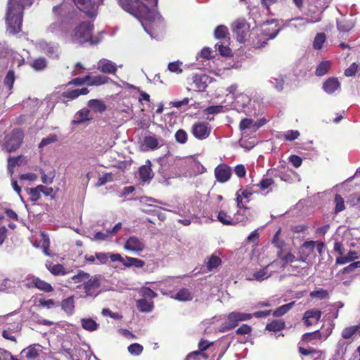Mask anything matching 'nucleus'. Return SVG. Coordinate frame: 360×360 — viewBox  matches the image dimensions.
Segmentation results:
<instances>
[{
  "instance_id": "6ab92c4d",
  "label": "nucleus",
  "mask_w": 360,
  "mask_h": 360,
  "mask_svg": "<svg viewBox=\"0 0 360 360\" xmlns=\"http://www.w3.org/2000/svg\"><path fill=\"white\" fill-rule=\"evenodd\" d=\"M30 287H34L45 292H50L53 290V288L50 283L35 276L32 278Z\"/></svg>"
},
{
  "instance_id": "423d86ee",
  "label": "nucleus",
  "mask_w": 360,
  "mask_h": 360,
  "mask_svg": "<svg viewBox=\"0 0 360 360\" xmlns=\"http://www.w3.org/2000/svg\"><path fill=\"white\" fill-rule=\"evenodd\" d=\"M279 30L270 33L269 29H264L259 32L250 33L252 45L255 49H259L264 46L269 39H272L276 37Z\"/></svg>"
},
{
  "instance_id": "dca6fc26",
  "label": "nucleus",
  "mask_w": 360,
  "mask_h": 360,
  "mask_svg": "<svg viewBox=\"0 0 360 360\" xmlns=\"http://www.w3.org/2000/svg\"><path fill=\"white\" fill-rule=\"evenodd\" d=\"M160 147L159 139L155 134L150 133L144 136L141 144L143 151L154 150Z\"/></svg>"
},
{
  "instance_id": "774afa93",
  "label": "nucleus",
  "mask_w": 360,
  "mask_h": 360,
  "mask_svg": "<svg viewBox=\"0 0 360 360\" xmlns=\"http://www.w3.org/2000/svg\"><path fill=\"white\" fill-rule=\"evenodd\" d=\"M40 193L41 192L40 190L38 188V186H36L35 188H30L29 191L30 200L32 202L37 201L41 197Z\"/></svg>"
},
{
  "instance_id": "58836bf2",
  "label": "nucleus",
  "mask_w": 360,
  "mask_h": 360,
  "mask_svg": "<svg viewBox=\"0 0 360 360\" xmlns=\"http://www.w3.org/2000/svg\"><path fill=\"white\" fill-rule=\"evenodd\" d=\"M277 256L283 262L282 264V267L283 268L285 267L288 264L292 263L295 261V256L292 253L288 252L283 255V249L277 252Z\"/></svg>"
},
{
  "instance_id": "603ef678",
  "label": "nucleus",
  "mask_w": 360,
  "mask_h": 360,
  "mask_svg": "<svg viewBox=\"0 0 360 360\" xmlns=\"http://www.w3.org/2000/svg\"><path fill=\"white\" fill-rule=\"evenodd\" d=\"M321 338V335L319 330H316L312 333H306L302 336V341L310 342L313 340H319Z\"/></svg>"
},
{
  "instance_id": "0e129e2a",
  "label": "nucleus",
  "mask_w": 360,
  "mask_h": 360,
  "mask_svg": "<svg viewBox=\"0 0 360 360\" xmlns=\"http://www.w3.org/2000/svg\"><path fill=\"white\" fill-rule=\"evenodd\" d=\"M224 110V106L221 105H212L206 108L205 109V112L207 115H212V114H218L220 112H222Z\"/></svg>"
},
{
  "instance_id": "c85d7f7f",
  "label": "nucleus",
  "mask_w": 360,
  "mask_h": 360,
  "mask_svg": "<svg viewBox=\"0 0 360 360\" xmlns=\"http://www.w3.org/2000/svg\"><path fill=\"white\" fill-rule=\"evenodd\" d=\"M193 293L188 288H181L174 295V299L181 302L191 301L193 298Z\"/></svg>"
},
{
  "instance_id": "6e6552de",
  "label": "nucleus",
  "mask_w": 360,
  "mask_h": 360,
  "mask_svg": "<svg viewBox=\"0 0 360 360\" xmlns=\"http://www.w3.org/2000/svg\"><path fill=\"white\" fill-rule=\"evenodd\" d=\"M212 127L206 122H195L191 128V133L198 140H204L209 137Z\"/></svg>"
},
{
  "instance_id": "5fc2aeb1",
  "label": "nucleus",
  "mask_w": 360,
  "mask_h": 360,
  "mask_svg": "<svg viewBox=\"0 0 360 360\" xmlns=\"http://www.w3.org/2000/svg\"><path fill=\"white\" fill-rule=\"evenodd\" d=\"M310 297L312 298L316 297L319 300H324L328 297V292L326 290L320 288L310 292Z\"/></svg>"
},
{
  "instance_id": "c9c22d12",
  "label": "nucleus",
  "mask_w": 360,
  "mask_h": 360,
  "mask_svg": "<svg viewBox=\"0 0 360 360\" xmlns=\"http://www.w3.org/2000/svg\"><path fill=\"white\" fill-rule=\"evenodd\" d=\"M359 256L356 251L350 250L347 255L337 257L335 262L337 264H345L349 262L354 261Z\"/></svg>"
},
{
  "instance_id": "79ce46f5",
  "label": "nucleus",
  "mask_w": 360,
  "mask_h": 360,
  "mask_svg": "<svg viewBox=\"0 0 360 360\" xmlns=\"http://www.w3.org/2000/svg\"><path fill=\"white\" fill-rule=\"evenodd\" d=\"M81 323L82 328L88 331H94L98 327V324L91 319H82Z\"/></svg>"
},
{
  "instance_id": "7ed1b4c3",
  "label": "nucleus",
  "mask_w": 360,
  "mask_h": 360,
  "mask_svg": "<svg viewBox=\"0 0 360 360\" xmlns=\"http://www.w3.org/2000/svg\"><path fill=\"white\" fill-rule=\"evenodd\" d=\"M119 4L127 12L140 19L149 13V8L140 0H119Z\"/></svg>"
},
{
  "instance_id": "c03bdc74",
  "label": "nucleus",
  "mask_w": 360,
  "mask_h": 360,
  "mask_svg": "<svg viewBox=\"0 0 360 360\" xmlns=\"http://www.w3.org/2000/svg\"><path fill=\"white\" fill-rule=\"evenodd\" d=\"M229 34V30L225 25L217 26L214 32V37L217 39H223L228 37Z\"/></svg>"
},
{
  "instance_id": "f8f14e48",
  "label": "nucleus",
  "mask_w": 360,
  "mask_h": 360,
  "mask_svg": "<svg viewBox=\"0 0 360 360\" xmlns=\"http://www.w3.org/2000/svg\"><path fill=\"white\" fill-rule=\"evenodd\" d=\"M89 92V90L87 87L67 90L60 94V99L63 103L68 105V101L76 99L81 95H86Z\"/></svg>"
},
{
  "instance_id": "393cba45",
  "label": "nucleus",
  "mask_w": 360,
  "mask_h": 360,
  "mask_svg": "<svg viewBox=\"0 0 360 360\" xmlns=\"http://www.w3.org/2000/svg\"><path fill=\"white\" fill-rule=\"evenodd\" d=\"M41 352V346L39 345H32L22 351V354L29 359L34 360L39 356V354Z\"/></svg>"
},
{
  "instance_id": "1a4fd4ad",
  "label": "nucleus",
  "mask_w": 360,
  "mask_h": 360,
  "mask_svg": "<svg viewBox=\"0 0 360 360\" xmlns=\"http://www.w3.org/2000/svg\"><path fill=\"white\" fill-rule=\"evenodd\" d=\"M101 285V282L99 276H90L89 279H87L83 284L86 296L96 297L98 295L97 291L100 288Z\"/></svg>"
},
{
  "instance_id": "49530a36",
  "label": "nucleus",
  "mask_w": 360,
  "mask_h": 360,
  "mask_svg": "<svg viewBox=\"0 0 360 360\" xmlns=\"http://www.w3.org/2000/svg\"><path fill=\"white\" fill-rule=\"evenodd\" d=\"M326 36L325 33L320 32L316 34L313 41V48L315 50H320L323 47V44L325 43Z\"/></svg>"
},
{
  "instance_id": "8fccbe9b",
  "label": "nucleus",
  "mask_w": 360,
  "mask_h": 360,
  "mask_svg": "<svg viewBox=\"0 0 360 360\" xmlns=\"http://www.w3.org/2000/svg\"><path fill=\"white\" fill-rule=\"evenodd\" d=\"M334 202L335 203V207L334 210V213L335 214L343 211L345 209V200L340 195L335 194Z\"/></svg>"
},
{
  "instance_id": "f03ea898",
  "label": "nucleus",
  "mask_w": 360,
  "mask_h": 360,
  "mask_svg": "<svg viewBox=\"0 0 360 360\" xmlns=\"http://www.w3.org/2000/svg\"><path fill=\"white\" fill-rule=\"evenodd\" d=\"M94 25L90 22H80L71 32L72 42L82 44L90 41L92 38Z\"/></svg>"
},
{
  "instance_id": "69168bd1",
  "label": "nucleus",
  "mask_w": 360,
  "mask_h": 360,
  "mask_svg": "<svg viewBox=\"0 0 360 360\" xmlns=\"http://www.w3.org/2000/svg\"><path fill=\"white\" fill-rule=\"evenodd\" d=\"M113 180V174L110 172L105 173L102 176H101L97 182L98 186H101L105 185L107 182H110Z\"/></svg>"
},
{
  "instance_id": "2f4dec72",
  "label": "nucleus",
  "mask_w": 360,
  "mask_h": 360,
  "mask_svg": "<svg viewBox=\"0 0 360 360\" xmlns=\"http://www.w3.org/2000/svg\"><path fill=\"white\" fill-rule=\"evenodd\" d=\"M90 113V111L87 108H83L79 110L75 114V120L72 121L73 124H81L85 121L90 120L91 118L89 117V115Z\"/></svg>"
},
{
  "instance_id": "4c0bfd02",
  "label": "nucleus",
  "mask_w": 360,
  "mask_h": 360,
  "mask_svg": "<svg viewBox=\"0 0 360 360\" xmlns=\"http://www.w3.org/2000/svg\"><path fill=\"white\" fill-rule=\"evenodd\" d=\"M212 344V342H209L207 340L202 339L198 343L199 350L191 352L188 355V358L195 357L199 354H202V352L207 350Z\"/></svg>"
},
{
  "instance_id": "7c9ffc66",
  "label": "nucleus",
  "mask_w": 360,
  "mask_h": 360,
  "mask_svg": "<svg viewBox=\"0 0 360 360\" xmlns=\"http://www.w3.org/2000/svg\"><path fill=\"white\" fill-rule=\"evenodd\" d=\"M88 105L95 112L102 113L106 110V105L104 102L98 99L89 100Z\"/></svg>"
},
{
  "instance_id": "f257e3e1",
  "label": "nucleus",
  "mask_w": 360,
  "mask_h": 360,
  "mask_svg": "<svg viewBox=\"0 0 360 360\" xmlns=\"http://www.w3.org/2000/svg\"><path fill=\"white\" fill-rule=\"evenodd\" d=\"M24 7L8 4L6 21L11 34L19 33L22 30V11Z\"/></svg>"
},
{
  "instance_id": "a878e982",
  "label": "nucleus",
  "mask_w": 360,
  "mask_h": 360,
  "mask_svg": "<svg viewBox=\"0 0 360 360\" xmlns=\"http://www.w3.org/2000/svg\"><path fill=\"white\" fill-rule=\"evenodd\" d=\"M60 306L67 315H72L75 313V308L74 296L72 295L63 300L61 301Z\"/></svg>"
},
{
  "instance_id": "cd10ccee",
  "label": "nucleus",
  "mask_w": 360,
  "mask_h": 360,
  "mask_svg": "<svg viewBox=\"0 0 360 360\" xmlns=\"http://www.w3.org/2000/svg\"><path fill=\"white\" fill-rule=\"evenodd\" d=\"M276 262L274 261L271 264L266 265L264 268L259 269V271L255 272L252 274V278H250V280H256L259 281H264V279L268 278L271 276V274L268 271V268L274 264Z\"/></svg>"
},
{
  "instance_id": "412c9836",
  "label": "nucleus",
  "mask_w": 360,
  "mask_h": 360,
  "mask_svg": "<svg viewBox=\"0 0 360 360\" xmlns=\"http://www.w3.org/2000/svg\"><path fill=\"white\" fill-rule=\"evenodd\" d=\"M27 161L26 158L20 155L16 157H9L8 158V171L11 175L14 173V169L16 166H20L22 165H26Z\"/></svg>"
},
{
  "instance_id": "a19ab883",
  "label": "nucleus",
  "mask_w": 360,
  "mask_h": 360,
  "mask_svg": "<svg viewBox=\"0 0 360 360\" xmlns=\"http://www.w3.org/2000/svg\"><path fill=\"white\" fill-rule=\"evenodd\" d=\"M15 80V76L14 71L12 70H8L4 78V84L8 89L9 94H11V90L13 89Z\"/></svg>"
},
{
  "instance_id": "72a5a7b5",
  "label": "nucleus",
  "mask_w": 360,
  "mask_h": 360,
  "mask_svg": "<svg viewBox=\"0 0 360 360\" xmlns=\"http://www.w3.org/2000/svg\"><path fill=\"white\" fill-rule=\"evenodd\" d=\"M136 307L139 311L150 312L153 308V302L146 299H141L136 301Z\"/></svg>"
},
{
  "instance_id": "aec40b11",
  "label": "nucleus",
  "mask_w": 360,
  "mask_h": 360,
  "mask_svg": "<svg viewBox=\"0 0 360 360\" xmlns=\"http://www.w3.org/2000/svg\"><path fill=\"white\" fill-rule=\"evenodd\" d=\"M152 164L150 160H147L146 165L140 167L139 173L140 179L143 181H147L153 179L154 174L151 168Z\"/></svg>"
},
{
  "instance_id": "864d4df0",
  "label": "nucleus",
  "mask_w": 360,
  "mask_h": 360,
  "mask_svg": "<svg viewBox=\"0 0 360 360\" xmlns=\"http://www.w3.org/2000/svg\"><path fill=\"white\" fill-rule=\"evenodd\" d=\"M174 137L176 141L181 144L186 143L188 140V134L186 131L182 129H180L176 131Z\"/></svg>"
},
{
  "instance_id": "2eb2a0df",
  "label": "nucleus",
  "mask_w": 360,
  "mask_h": 360,
  "mask_svg": "<svg viewBox=\"0 0 360 360\" xmlns=\"http://www.w3.org/2000/svg\"><path fill=\"white\" fill-rule=\"evenodd\" d=\"M209 82V77L206 75L195 74L192 76V83L191 86L195 91H204Z\"/></svg>"
},
{
  "instance_id": "9d476101",
  "label": "nucleus",
  "mask_w": 360,
  "mask_h": 360,
  "mask_svg": "<svg viewBox=\"0 0 360 360\" xmlns=\"http://www.w3.org/2000/svg\"><path fill=\"white\" fill-rule=\"evenodd\" d=\"M73 1L77 8L89 17L92 18L97 15L98 8L94 0H73Z\"/></svg>"
},
{
  "instance_id": "b1692460",
  "label": "nucleus",
  "mask_w": 360,
  "mask_h": 360,
  "mask_svg": "<svg viewBox=\"0 0 360 360\" xmlns=\"http://www.w3.org/2000/svg\"><path fill=\"white\" fill-rule=\"evenodd\" d=\"M44 53L49 58L53 59H58L60 56L58 45L51 43H46L43 45Z\"/></svg>"
},
{
  "instance_id": "e2e57ef3",
  "label": "nucleus",
  "mask_w": 360,
  "mask_h": 360,
  "mask_svg": "<svg viewBox=\"0 0 360 360\" xmlns=\"http://www.w3.org/2000/svg\"><path fill=\"white\" fill-rule=\"evenodd\" d=\"M355 333H356V328L353 326L345 328L342 331V337L344 339H350Z\"/></svg>"
},
{
  "instance_id": "680f3d73",
  "label": "nucleus",
  "mask_w": 360,
  "mask_h": 360,
  "mask_svg": "<svg viewBox=\"0 0 360 360\" xmlns=\"http://www.w3.org/2000/svg\"><path fill=\"white\" fill-rule=\"evenodd\" d=\"M298 351H299V353L303 356H308V355L316 354L321 353L320 350L313 348V347L304 348L302 347H299Z\"/></svg>"
},
{
  "instance_id": "de8ad7c7",
  "label": "nucleus",
  "mask_w": 360,
  "mask_h": 360,
  "mask_svg": "<svg viewBox=\"0 0 360 360\" xmlns=\"http://www.w3.org/2000/svg\"><path fill=\"white\" fill-rule=\"evenodd\" d=\"M110 79L108 77L103 75H97L93 77L91 82L88 83L89 86H100L108 83Z\"/></svg>"
},
{
  "instance_id": "ddd939ff",
  "label": "nucleus",
  "mask_w": 360,
  "mask_h": 360,
  "mask_svg": "<svg viewBox=\"0 0 360 360\" xmlns=\"http://www.w3.org/2000/svg\"><path fill=\"white\" fill-rule=\"evenodd\" d=\"M253 191L251 189L246 188L245 190H238L236 193V206L240 210H249L250 207L246 206L243 202V199H245V202H250V198L253 194Z\"/></svg>"
},
{
  "instance_id": "5701e85b",
  "label": "nucleus",
  "mask_w": 360,
  "mask_h": 360,
  "mask_svg": "<svg viewBox=\"0 0 360 360\" xmlns=\"http://www.w3.org/2000/svg\"><path fill=\"white\" fill-rule=\"evenodd\" d=\"M286 328L285 322L283 319H274L265 326V330L269 332H280Z\"/></svg>"
},
{
  "instance_id": "338daca9",
  "label": "nucleus",
  "mask_w": 360,
  "mask_h": 360,
  "mask_svg": "<svg viewBox=\"0 0 360 360\" xmlns=\"http://www.w3.org/2000/svg\"><path fill=\"white\" fill-rule=\"evenodd\" d=\"M56 141L57 136L56 134H51L41 141L39 144V148H43L49 144L56 142Z\"/></svg>"
},
{
  "instance_id": "f3484780",
  "label": "nucleus",
  "mask_w": 360,
  "mask_h": 360,
  "mask_svg": "<svg viewBox=\"0 0 360 360\" xmlns=\"http://www.w3.org/2000/svg\"><path fill=\"white\" fill-rule=\"evenodd\" d=\"M98 70L105 74H115L117 70L115 63L110 60L102 58L98 62Z\"/></svg>"
},
{
  "instance_id": "0eeeda50",
  "label": "nucleus",
  "mask_w": 360,
  "mask_h": 360,
  "mask_svg": "<svg viewBox=\"0 0 360 360\" xmlns=\"http://www.w3.org/2000/svg\"><path fill=\"white\" fill-rule=\"evenodd\" d=\"M233 32L240 43H244L250 36V25L245 20H237L233 25Z\"/></svg>"
},
{
  "instance_id": "39448f33",
  "label": "nucleus",
  "mask_w": 360,
  "mask_h": 360,
  "mask_svg": "<svg viewBox=\"0 0 360 360\" xmlns=\"http://www.w3.org/2000/svg\"><path fill=\"white\" fill-rule=\"evenodd\" d=\"M252 315L250 313H244L240 311H232L227 316V319L221 326V331L226 332L236 328L240 321L250 320Z\"/></svg>"
},
{
  "instance_id": "09e8293b",
  "label": "nucleus",
  "mask_w": 360,
  "mask_h": 360,
  "mask_svg": "<svg viewBox=\"0 0 360 360\" xmlns=\"http://www.w3.org/2000/svg\"><path fill=\"white\" fill-rule=\"evenodd\" d=\"M281 233V228H279L278 231L276 232L272 240V243L274 245L275 247L279 249V250H282L285 245V242L280 237Z\"/></svg>"
},
{
  "instance_id": "bf43d9fd",
  "label": "nucleus",
  "mask_w": 360,
  "mask_h": 360,
  "mask_svg": "<svg viewBox=\"0 0 360 360\" xmlns=\"http://www.w3.org/2000/svg\"><path fill=\"white\" fill-rule=\"evenodd\" d=\"M358 71H360V65L353 63L345 70L344 74L346 77H353Z\"/></svg>"
},
{
  "instance_id": "20e7f679",
  "label": "nucleus",
  "mask_w": 360,
  "mask_h": 360,
  "mask_svg": "<svg viewBox=\"0 0 360 360\" xmlns=\"http://www.w3.org/2000/svg\"><path fill=\"white\" fill-rule=\"evenodd\" d=\"M24 136V131L22 129H13L11 133L5 136L4 148L8 153L16 151L21 146Z\"/></svg>"
},
{
  "instance_id": "473e14b6",
  "label": "nucleus",
  "mask_w": 360,
  "mask_h": 360,
  "mask_svg": "<svg viewBox=\"0 0 360 360\" xmlns=\"http://www.w3.org/2000/svg\"><path fill=\"white\" fill-rule=\"evenodd\" d=\"M295 302H292L285 304H283L282 306H280L277 309H276L274 311H271V314L274 317L278 318L281 317L285 314H287L294 306Z\"/></svg>"
},
{
  "instance_id": "9b49d317",
  "label": "nucleus",
  "mask_w": 360,
  "mask_h": 360,
  "mask_svg": "<svg viewBox=\"0 0 360 360\" xmlns=\"http://www.w3.org/2000/svg\"><path fill=\"white\" fill-rule=\"evenodd\" d=\"M231 174V168L226 164H219L214 169L215 178L219 183L224 184L228 181Z\"/></svg>"
},
{
  "instance_id": "13d9d810",
  "label": "nucleus",
  "mask_w": 360,
  "mask_h": 360,
  "mask_svg": "<svg viewBox=\"0 0 360 360\" xmlns=\"http://www.w3.org/2000/svg\"><path fill=\"white\" fill-rule=\"evenodd\" d=\"M127 349L131 354L139 356L142 353L143 347L139 343H133L127 347Z\"/></svg>"
},
{
  "instance_id": "f704fd0d",
  "label": "nucleus",
  "mask_w": 360,
  "mask_h": 360,
  "mask_svg": "<svg viewBox=\"0 0 360 360\" xmlns=\"http://www.w3.org/2000/svg\"><path fill=\"white\" fill-rule=\"evenodd\" d=\"M221 264V259L217 255H212L207 258L206 262V267L208 271H212L216 269Z\"/></svg>"
},
{
  "instance_id": "e433bc0d",
  "label": "nucleus",
  "mask_w": 360,
  "mask_h": 360,
  "mask_svg": "<svg viewBox=\"0 0 360 360\" xmlns=\"http://www.w3.org/2000/svg\"><path fill=\"white\" fill-rule=\"evenodd\" d=\"M46 266L48 270L55 276L66 274V271L63 265L60 264H55L53 263H49L46 264Z\"/></svg>"
},
{
  "instance_id": "37998d69",
  "label": "nucleus",
  "mask_w": 360,
  "mask_h": 360,
  "mask_svg": "<svg viewBox=\"0 0 360 360\" xmlns=\"http://www.w3.org/2000/svg\"><path fill=\"white\" fill-rule=\"evenodd\" d=\"M89 277L90 274L89 273L79 270L77 274L72 276L70 279L74 283H84Z\"/></svg>"
},
{
  "instance_id": "052dcab7",
  "label": "nucleus",
  "mask_w": 360,
  "mask_h": 360,
  "mask_svg": "<svg viewBox=\"0 0 360 360\" xmlns=\"http://www.w3.org/2000/svg\"><path fill=\"white\" fill-rule=\"evenodd\" d=\"M141 295L143 297V299L149 298L150 300L157 297V293L151 290L150 288L143 287L140 290Z\"/></svg>"
},
{
  "instance_id": "6e6d98bb",
  "label": "nucleus",
  "mask_w": 360,
  "mask_h": 360,
  "mask_svg": "<svg viewBox=\"0 0 360 360\" xmlns=\"http://www.w3.org/2000/svg\"><path fill=\"white\" fill-rule=\"evenodd\" d=\"M181 65L182 62L180 61L169 63L167 65V70L173 73L181 74L183 71L182 68H181Z\"/></svg>"
},
{
  "instance_id": "a211bd4d",
  "label": "nucleus",
  "mask_w": 360,
  "mask_h": 360,
  "mask_svg": "<svg viewBox=\"0 0 360 360\" xmlns=\"http://www.w3.org/2000/svg\"><path fill=\"white\" fill-rule=\"evenodd\" d=\"M124 248L133 252H141L144 249V244L137 237L131 236L127 240Z\"/></svg>"
},
{
  "instance_id": "4d7b16f0",
  "label": "nucleus",
  "mask_w": 360,
  "mask_h": 360,
  "mask_svg": "<svg viewBox=\"0 0 360 360\" xmlns=\"http://www.w3.org/2000/svg\"><path fill=\"white\" fill-rule=\"evenodd\" d=\"M64 24L61 22H54L51 23L49 27L48 31L52 34H58L63 32Z\"/></svg>"
},
{
  "instance_id": "c756f323",
  "label": "nucleus",
  "mask_w": 360,
  "mask_h": 360,
  "mask_svg": "<svg viewBox=\"0 0 360 360\" xmlns=\"http://www.w3.org/2000/svg\"><path fill=\"white\" fill-rule=\"evenodd\" d=\"M256 186L262 191H266L265 194H268L272 191L273 187L276 186V184L272 178H263Z\"/></svg>"
},
{
  "instance_id": "ea45409f",
  "label": "nucleus",
  "mask_w": 360,
  "mask_h": 360,
  "mask_svg": "<svg viewBox=\"0 0 360 360\" xmlns=\"http://www.w3.org/2000/svg\"><path fill=\"white\" fill-rule=\"evenodd\" d=\"M217 219L222 224L226 226H235L233 218L224 210H220L217 215Z\"/></svg>"
},
{
  "instance_id": "4be33fe9",
  "label": "nucleus",
  "mask_w": 360,
  "mask_h": 360,
  "mask_svg": "<svg viewBox=\"0 0 360 360\" xmlns=\"http://www.w3.org/2000/svg\"><path fill=\"white\" fill-rule=\"evenodd\" d=\"M340 86V83L336 77H330L323 84V89L329 94L334 93Z\"/></svg>"
},
{
  "instance_id": "3c124183",
  "label": "nucleus",
  "mask_w": 360,
  "mask_h": 360,
  "mask_svg": "<svg viewBox=\"0 0 360 360\" xmlns=\"http://www.w3.org/2000/svg\"><path fill=\"white\" fill-rule=\"evenodd\" d=\"M46 66H47L46 60L43 57H39L38 58H36L32 64V67L37 71L44 70L46 68Z\"/></svg>"
},
{
  "instance_id": "a18cd8bd",
  "label": "nucleus",
  "mask_w": 360,
  "mask_h": 360,
  "mask_svg": "<svg viewBox=\"0 0 360 360\" xmlns=\"http://www.w3.org/2000/svg\"><path fill=\"white\" fill-rule=\"evenodd\" d=\"M330 66L331 64L330 61H322L316 69V75L319 77L325 75L329 71Z\"/></svg>"
},
{
  "instance_id": "4468645a",
  "label": "nucleus",
  "mask_w": 360,
  "mask_h": 360,
  "mask_svg": "<svg viewBox=\"0 0 360 360\" xmlns=\"http://www.w3.org/2000/svg\"><path fill=\"white\" fill-rule=\"evenodd\" d=\"M322 315L321 310L317 309H311L307 310L303 315V321L307 326H311L317 323Z\"/></svg>"
},
{
  "instance_id": "bb28decb",
  "label": "nucleus",
  "mask_w": 360,
  "mask_h": 360,
  "mask_svg": "<svg viewBox=\"0 0 360 360\" xmlns=\"http://www.w3.org/2000/svg\"><path fill=\"white\" fill-rule=\"evenodd\" d=\"M250 214L248 213V210H240L234 214L233 221L235 222V225L237 224H241L243 226H245L250 221L249 219Z\"/></svg>"
}]
</instances>
